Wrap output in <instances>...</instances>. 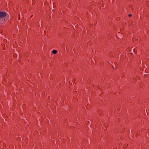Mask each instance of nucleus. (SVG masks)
Wrapping results in <instances>:
<instances>
[{"label": "nucleus", "instance_id": "1", "mask_svg": "<svg viewBox=\"0 0 149 149\" xmlns=\"http://www.w3.org/2000/svg\"><path fill=\"white\" fill-rule=\"evenodd\" d=\"M9 15L8 13L5 11L0 12V18L9 17Z\"/></svg>", "mask_w": 149, "mask_h": 149}, {"label": "nucleus", "instance_id": "2", "mask_svg": "<svg viewBox=\"0 0 149 149\" xmlns=\"http://www.w3.org/2000/svg\"><path fill=\"white\" fill-rule=\"evenodd\" d=\"M9 17L0 18V24H4L8 19Z\"/></svg>", "mask_w": 149, "mask_h": 149}, {"label": "nucleus", "instance_id": "3", "mask_svg": "<svg viewBox=\"0 0 149 149\" xmlns=\"http://www.w3.org/2000/svg\"><path fill=\"white\" fill-rule=\"evenodd\" d=\"M58 52V51L57 50H53L52 51V53L54 54H56Z\"/></svg>", "mask_w": 149, "mask_h": 149}, {"label": "nucleus", "instance_id": "4", "mask_svg": "<svg viewBox=\"0 0 149 149\" xmlns=\"http://www.w3.org/2000/svg\"><path fill=\"white\" fill-rule=\"evenodd\" d=\"M32 5H34L35 4L36 1L35 0H32Z\"/></svg>", "mask_w": 149, "mask_h": 149}, {"label": "nucleus", "instance_id": "5", "mask_svg": "<svg viewBox=\"0 0 149 149\" xmlns=\"http://www.w3.org/2000/svg\"><path fill=\"white\" fill-rule=\"evenodd\" d=\"M132 78H133V80H134L133 81L134 82V80H135L136 79V78H135V77H133Z\"/></svg>", "mask_w": 149, "mask_h": 149}, {"label": "nucleus", "instance_id": "6", "mask_svg": "<svg viewBox=\"0 0 149 149\" xmlns=\"http://www.w3.org/2000/svg\"><path fill=\"white\" fill-rule=\"evenodd\" d=\"M17 140H18L19 139H19H20V138L19 137H18L17 138Z\"/></svg>", "mask_w": 149, "mask_h": 149}, {"label": "nucleus", "instance_id": "7", "mask_svg": "<svg viewBox=\"0 0 149 149\" xmlns=\"http://www.w3.org/2000/svg\"><path fill=\"white\" fill-rule=\"evenodd\" d=\"M131 16H132V15H131V14H129V17H131Z\"/></svg>", "mask_w": 149, "mask_h": 149}, {"label": "nucleus", "instance_id": "8", "mask_svg": "<svg viewBox=\"0 0 149 149\" xmlns=\"http://www.w3.org/2000/svg\"><path fill=\"white\" fill-rule=\"evenodd\" d=\"M149 2H147V4H148V6H149V5H148V4H149Z\"/></svg>", "mask_w": 149, "mask_h": 149}, {"label": "nucleus", "instance_id": "9", "mask_svg": "<svg viewBox=\"0 0 149 149\" xmlns=\"http://www.w3.org/2000/svg\"><path fill=\"white\" fill-rule=\"evenodd\" d=\"M19 17H18V19H20V15H19Z\"/></svg>", "mask_w": 149, "mask_h": 149}, {"label": "nucleus", "instance_id": "10", "mask_svg": "<svg viewBox=\"0 0 149 149\" xmlns=\"http://www.w3.org/2000/svg\"><path fill=\"white\" fill-rule=\"evenodd\" d=\"M74 82V79H73V80H72V82H74Z\"/></svg>", "mask_w": 149, "mask_h": 149}, {"label": "nucleus", "instance_id": "11", "mask_svg": "<svg viewBox=\"0 0 149 149\" xmlns=\"http://www.w3.org/2000/svg\"><path fill=\"white\" fill-rule=\"evenodd\" d=\"M73 35H74V34Z\"/></svg>", "mask_w": 149, "mask_h": 149}, {"label": "nucleus", "instance_id": "12", "mask_svg": "<svg viewBox=\"0 0 149 149\" xmlns=\"http://www.w3.org/2000/svg\"><path fill=\"white\" fill-rule=\"evenodd\" d=\"M74 48L73 49V51H74Z\"/></svg>", "mask_w": 149, "mask_h": 149}]
</instances>
